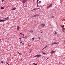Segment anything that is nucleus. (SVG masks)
<instances>
[{"mask_svg":"<svg viewBox=\"0 0 65 65\" xmlns=\"http://www.w3.org/2000/svg\"><path fill=\"white\" fill-rule=\"evenodd\" d=\"M52 7V4H51L50 5H49V6H47V7L46 8L47 9H48V8H50L51 7Z\"/></svg>","mask_w":65,"mask_h":65,"instance_id":"f257e3e1","label":"nucleus"},{"mask_svg":"<svg viewBox=\"0 0 65 65\" xmlns=\"http://www.w3.org/2000/svg\"><path fill=\"white\" fill-rule=\"evenodd\" d=\"M6 21V20H4V19H3V20H1L0 19V22H5V21Z\"/></svg>","mask_w":65,"mask_h":65,"instance_id":"f03ea898","label":"nucleus"},{"mask_svg":"<svg viewBox=\"0 0 65 65\" xmlns=\"http://www.w3.org/2000/svg\"><path fill=\"white\" fill-rule=\"evenodd\" d=\"M59 44V42H54L52 44V45H53L54 44Z\"/></svg>","mask_w":65,"mask_h":65,"instance_id":"7ed1b4c3","label":"nucleus"},{"mask_svg":"<svg viewBox=\"0 0 65 65\" xmlns=\"http://www.w3.org/2000/svg\"><path fill=\"white\" fill-rule=\"evenodd\" d=\"M45 24H41V26L42 27H44V26H45Z\"/></svg>","mask_w":65,"mask_h":65,"instance_id":"20e7f679","label":"nucleus"},{"mask_svg":"<svg viewBox=\"0 0 65 65\" xmlns=\"http://www.w3.org/2000/svg\"><path fill=\"white\" fill-rule=\"evenodd\" d=\"M27 1V0H22V2L23 4H24Z\"/></svg>","mask_w":65,"mask_h":65,"instance_id":"39448f33","label":"nucleus"},{"mask_svg":"<svg viewBox=\"0 0 65 65\" xmlns=\"http://www.w3.org/2000/svg\"><path fill=\"white\" fill-rule=\"evenodd\" d=\"M55 52H56V51H54V50H53L51 51L50 53H51V54H54Z\"/></svg>","mask_w":65,"mask_h":65,"instance_id":"423d86ee","label":"nucleus"},{"mask_svg":"<svg viewBox=\"0 0 65 65\" xmlns=\"http://www.w3.org/2000/svg\"><path fill=\"white\" fill-rule=\"evenodd\" d=\"M38 16H39V15L38 14H36L33 16L32 17H38Z\"/></svg>","mask_w":65,"mask_h":65,"instance_id":"0eeeda50","label":"nucleus"},{"mask_svg":"<svg viewBox=\"0 0 65 65\" xmlns=\"http://www.w3.org/2000/svg\"><path fill=\"white\" fill-rule=\"evenodd\" d=\"M40 56H41V55L40 54L37 55H36V57H40Z\"/></svg>","mask_w":65,"mask_h":65,"instance_id":"6e6552de","label":"nucleus"},{"mask_svg":"<svg viewBox=\"0 0 65 65\" xmlns=\"http://www.w3.org/2000/svg\"><path fill=\"white\" fill-rule=\"evenodd\" d=\"M39 8H37V9H36V8L34 9H33L32 10H31V11H33V10H36V9H39Z\"/></svg>","mask_w":65,"mask_h":65,"instance_id":"1a4fd4ad","label":"nucleus"},{"mask_svg":"<svg viewBox=\"0 0 65 65\" xmlns=\"http://www.w3.org/2000/svg\"><path fill=\"white\" fill-rule=\"evenodd\" d=\"M20 26H17V30H19L20 29Z\"/></svg>","mask_w":65,"mask_h":65,"instance_id":"9d476101","label":"nucleus"},{"mask_svg":"<svg viewBox=\"0 0 65 65\" xmlns=\"http://www.w3.org/2000/svg\"><path fill=\"white\" fill-rule=\"evenodd\" d=\"M62 31H63L64 32H65V29H64V28H63L62 29Z\"/></svg>","mask_w":65,"mask_h":65,"instance_id":"9b49d317","label":"nucleus"},{"mask_svg":"<svg viewBox=\"0 0 65 65\" xmlns=\"http://www.w3.org/2000/svg\"><path fill=\"white\" fill-rule=\"evenodd\" d=\"M42 54H43L44 55H45L46 54L45 53H44V52H42Z\"/></svg>","mask_w":65,"mask_h":65,"instance_id":"f8f14e48","label":"nucleus"},{"mask_svg":"<svg viewBox=\"0 0 65 65\" xmlns=\"http://www.w3.org/2000/svg\"><path fill=\"white\" fill-rule=\"evenodd\" d=\"M16 9V8H13L12 9V10H15Z\"/></svg>","mask_w":65,"mask_h":65,"instance_id":"ddd939ff","label":"nucleus"},{"mask_svg":"<svg viewBox=\"0 0 65 65\" xmlns=\"http://www.w3.org/2000/svg\"><path fill=\"white\" fill-rule=\"evenodd\" d=\"M9 19V18H8V17H7V18H5V19H6H6H7V20H8V19Z\"/></svg>","mask_w":65,"mask_h":65,"instance_id":"4468645a","label":"nucleus"},{"mask_svg":"<svg viewBox=\"0 0 65 65\" xmlns=\"http://www.w3.org/2000/svg\"><path fill=\"white\" fill-rule=\"evenodd\" d=\"M64 25L63 26H61V27L63 29L64 28Z\"/></svg>","mask_w":65,"mask_h":65,"instance_id":"2eb2a0df","label":"nucleus"},{"mask_svg":"<svg viewBox=\"0 0 65 65\" xmlns=\"http://www.w3.org/2000/svg\"><path fill=\"white\" fill-rule=\"evenodd\" d=\"M1 8L2 9H4V7H1Z\"/></svg>","mask_w":65,"mask_h":65,"instance_id":"dca6fc26","label":"nucleus"},{"mask_svg":"<svg viewBox=\"0 0 65 65\" xmlns=\"http://www.w3.org/2000/svg\"><path fill=\"white\" fill-rule=\"evenodd\" d=\"M33 32V30H31L30 31V32Z\"/></svg>","mask_w":65,"mask_h":65,"instance_id":"f3484780","label":"nucleus"},{"mask_svg":"<svg viewBox=\"0 0 65 65\" xmlns=\"http://www.w3.org/2000/svg\"><path fill=\"white\" fill-rule=\"evenodd\" d=\"M54 16H52L51 17L52 18V19L53 18H54Z\"/></svg>","mask_w":65,"mask_h":65,"instance_id":"a211bd4d","label":"nucleus"},{"mask_svg":"<svg viewBox=\"0 0 65 65\" xmlns=\"http://www.w3.org/2000/svg\"><path fill=\"white\" fill-rule=\"evenodd\" d=\"M37 4V7H39V6H38V4Z\"/></svg>","mask_w":65,"mask_h":65,"instance_id":"6ab92c4d","label":"nucleus"},{"mask_svg":"<svg viewBox=\"0 0 65 65\" xmlns=\"http://www.w3.org/2000/svg\"><path fill=\"white\" fill-rule=\"evenodd\" d=\"M39 1V0H37V4H38V2Z\"/></svg>","mask_w":65,"mask_h":65,"instance_id":"aec40b11","label":"nucleus"},{"mask_svg":"<svg viewBox=\"0 0 65 65\" xmlns=\"http://www.w3.org/2000/svg\"><path fill=\"white\" fill-rule=\"evenodd\" d=\"M18 54H19V55H21V54L20 53H19V52H18Z\"/></svg>","mask_w":65,"mask_h":65,"instance_id":"412c9836","label":"nucleus"},{"mask_svg":"<svg viewBox=\"0 0 65 65\" xmlns=\"http://www.w3.org/2000/svg\"><path fill=\"white\" fill-rule=\"evenodd\" d=\"M4 63V62H3V61H1V63Z\"/></svg>","mask_w":65,"mask_h":65,"instance_id":"4be33fe9","label":"nucleus"},{"mask_svg":"<svg viewBox=\"0 0 65 65\" xmlns=\"http://www.w3.org/2000/svg\"><path fill=\"white\" fill-rule=\"evenodd\" d=\"M47 45H46V46H45V47L46 48V47H47Z\"/></svg>","mask_w":65,"mask_h":65,"instance_id":"5701e85b","label":"nucleus"},{"mask_svg":"<svg viewBox=\"0 0 65 65\" xmlns=\"http://www.w3.org/2000/svg\"><path fill=\"white\" fill-rule=\"evenodd\" d=\"M4 1V0H2V2H3Z\"/></svg>","mask_w":65,"mask_h":65,"instance_id":"b1692460","label":"nucleus"},{"mask_svg":"<svg viewBox=\"0 0 65 65\" xmlns=\"http://www.w3.org/2000/svg\"><path fill=\"white\" fill-rule=\"evenodd\" d=\"M31 52H32V50H30V52H29V53H31Z\"/></svg>","mask_w":65,"mask_h":65,"instance_id":"393cba45","label":"nucleus"},{"mask_svg":"<svg viewBox=\"0 0 65 65\" xmlns=\"http://www.w3.org/2000/svg\"><path fill=\"white\" fill-rule=\"evenodd\" d=\"M34 38H32V39H33V40H34Z\"/></svg>","mask_w":65,"mask_h":65,"instance_id":"a878e982","label":"nucleus"},{"mask_svg":"<svg viewBox=\"0 0 65 65\" xmlns=\"http://www.w3.org/2000/svg\"><path fill=\"white\" fill-rule=\"evenodd\" d=\"M20 43H22V44L23 43V42H20Z\"/></svg>","mask_w":65,"mask_h":65,"instance_id":"bb28decb","label":"nucleus"},{"mask_svg":"<svg viewBox=\"0 0 65 65\" xmlns=\"http://www.w3.org/2000/svg\"><path fill=\"white\" fill-rule=\"evenodd\" d=\"M26 37H23V38H26Z\"/></svg>","mask_w":65,"mask_h":65,"instance_id":"cd10ccee","label":"nucleus"},{"mask_svg":"<svg viewBox=\"0 0 65 65\" xmlns=\"http://www.w3.org/2000/svg\"><path fill=\"white\" fill-rule=\"evenodd\" d=\"M26 37H23V38H26Z\"/></svg>","mask_w":65,"mask_h":65,"instance_id":"c85d7f7f","label":"nucleus"},{"mask_svg":"<svg viewBox=\"0 0 65 65\" xmlns=\"http://www.w3.org/2000/svg\"><path fill=\"white\" fill-rule=\"evenodd\" d=\"M33 64H34V65H35V63H33Z\"/></svg>","mask_w":65,"mask_h":65,"instance_id":"c756f323","label":"nucleus"},{"mask_svg":"<svg viewBox=\"0 0 65 65\" xmlns=\"http://www.w3.org/2000/svg\"><path fill=\"white\" fill-rule=\"evenodd\" d=\"M35 65H37V63H36V64L35 63Z\"/></svg>","mask_w":65,"mask_h":65,"instance_id":"7c9ffc66","label":"nucleus"},{"mask_svg":"<svg viewBox=\"0 0 65 65\" xmlns=\"http://www.w3.org/2000/svg\"><path fill=\"white\" fill-rule=\"evenodd\" d=\"M20 34H22V33L21 32H19Z\"/></svg>","mask_w":65,"mask_h":65,"instance_id":"2f4dec72","label":"nucleus"},{"mask_svg":"<svg viewBox=\"0 0 65 65\" xmlns=\"http://www.w3.org/2000/svg\"><path fill=\"white\" fill-rule=\"evenodd\" d=\"M21 38H19V39L20 40H21Z\"/></svg>","mask_w":65,"mask_h":65,"instance_id":"473e14b6","label":"nucleus"},{"mask_svg":"<svg viewBox=\"0 0 65 65\" xmlns=\"http://www.w3.org/2000/svg\"><path fill=\"white\" fill-rule=\"evenodd\" d=\"M22 44H23V45H24V43H23Z\"/></svg>","mask_w":65,"mask_h":65,"instance_id":"72a5a7b5","label":"nucleus"},{"mask_svg":"<svg viewBox=\"0 0 65 65\" xmlns=\"http://www.w3.org/2000/svg\"><path fill=\"white\" fill-rule=\"evenodd\" d=\"M21 35H24V34H21Z\"/></svg>","mask_w":65,"mask_h":65,"instance_id":"f704fd0d","label":"nucleus"},{"mask_svg":"<svg viewBox=\"0 0 65 65\" xmlns=\"http://www.w3.org/2000/svg\"><path fill=\"white\" fill-rule=\"evenodd\" d=\"M55 33L56 34H57V32H55Z\"/></svg>","mask_w":65,"mask_h":65,"instance_id":"c9c22d12","label":"nucleus"},{"mask_svg":"<svg viewBox=\"0 0 65 65\" xmlns=\"http://www.w3.org/2000/svg\"><path fill=\"white\" fill-rule=\"evenodd\" d=\"M20 61H22V59H21V60H20Z\"/></svg>","mask_w":65,"mask_h":65,"instance_id":"e433bc0d","label":"nucleus"},{"mask_svg":"<svg viewBox=\"0 0 65 65\" xmlns=\"http://www.w3.org/2000/svg\"><path fill=\"white\" fill-rule=\"evenodd\" d=\"M6 63H7V64H9L8 63H7V62H6Z\"/></svg>","mask_w":65,"mask_h":65,"instance_id":"4c0bfd02","label":"nucleus"},{"mask_svg":"<svg viewBox=\"0 0 65 65\" xmlns=\"http://www.w3.org/2000/svg\"><path fill=\"white\" fill-rule=\"evenodd\" d=\"M40 37L39 38V39H40Z\"/></svg>","mask_w":65,"mask_h":65,"instance_id":"58836bf2","label":"nucleus"},{"mask_svg":"<svg viewBox=\"0 0 65 65\" xmlns=\"http://www.w3.org/2000/svg\"><path fill=\"white\" fill-rule=\"evenodd\" d=\"M41 33H42V32H41Z\"/></svg>","mask_w":65,"mask_h":65,"instance_id":"ea45409f","label":"nucleus"},{"mask_svg":"<svg viewBox=\"0 0 65 65\" xmlns=\"http://www.w3.org/2000/svg\"><path fill=\"white\" fill-rule=\"evenodd\" d=\"M23 37H24V35L23 34Z\"/></svg>","mask_w":65,"mask_h":65,"instance_id":"a19ab883","label":"nucleus"},{"mask_svg":"<svg viewBox=\"0 0 65 65\" xmlns=\"http://www.w3.org/2000/svg\"><path fill=\"white\" fill-rule=\"evenodd\" d=\"M46 48L45 47H44V48Z\"/></svg>","mask_w":65,"mask_h":65,"instance_id":"79ce46f5","label":"nucleus"},{"mask_svg":"<svg viewBox=\"0 0 65 65\" xmlns=\"http://www.w3.org/2000/svg\"><path fill=\"white\" fill-rule=\"evenodd\" d=\"M44 50V48H43L42 50Z\"/></svg>","mask_w":65,"mask_h":65,"instance_id":"37998d69","label":"nucleus"},{"mask_svg":"<svg viewBox=\"0 0 65 65\" xmlns=\"http://www.w3.org/2000/svg\"><path fill=\"white\" fill-rule=\"evenodd\" d=\"M48 59V58L47 59Z\"/></svg>","mask_w":65,"mask_h":65,"instance_id":"c03bdc74","label":"nucleus"},{"mask_svg":"<svg viewBox=\"0 0 65 65\" xmlns=\"http://www.w3.org/2000/svg\"><path fill=\"white\" fill-rule=\"evenodd\" d=\"M39 2H41V1H39Z\"/></svg>","mask_w":65,"mask_h":65,"instance_id":"a18cd8bd","label":"nucleus"},{"mask_svg":"<svg viewBox=\"0 0 65 65\" xmlns=\"http://www.w3.org/2000/svg\"><path fill=\"white\" fill-rule=\"evenodd\" d=\"M20 41H21V39H20Z\"/></svg>","mask_w":65,"mask_h":65,"instance_id":"49530a36","label":"nucleus"},{"mask_svg":"<svg viewBox=\"0 0 65 65\" xmlns=\"http://www.w3.org/2000/svg\"><path fill=\"white\" fill-rule=\"evenodd\" d=\"M36 55L35 56V57H36Z\"/></svg>","mask_w":65,"mask_h":65,"instance_id":"de8ad7c7","label":"nucleus"},{"mask_svg":"<svg viewBox=\"0 0 65 65\" xmlns=\"http://www.w3.org/2000/svg\"><path fill=\"white\" fill-rule=\"evenodd\" d=\"M33 1H35V0H33Z\"/></svg>","mask_w":65,"mask_h":65,"instance_id":"09e8293b","label":"nucleus"},{"mask_svg":"<svg viewBox=\"0 0 65 65\" xmlns=\"http://www.w3.org/2000/svg\"><path fill=\"white\" fill-rule=\"evenodd\" d=\"M29 32H30V31H29Z\"/></svg>","mask_w":65,"mask_h":65,"instance_id":"8fccbe9b","label":"nucleus"}]
</instances>
